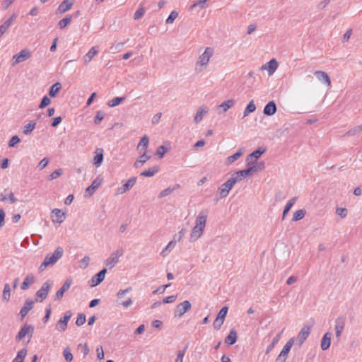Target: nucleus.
<instances>
[{
	"label": "nucleus",
	"instance_id": "16",
	"mask_svg": "<svg viewBox=\"0 0 362 362\" xmlns=\"http://www.w3.org/2000/svg\"><path fill=\"white\" fill-rule=\"evenodd\" d=\"M136 182V177H132L121 187L117 188V194H122L131 189Z\"/></svg>",
	"mask_w": 362,
	"mask_h": 362
},
{
	"label": "nucleus",
	"instance_id": "47",
	"mask_svg": "<svg viewBox=\"0 0 362 362\" xmlns=\"http://www.w3.org/2000/svg\"><path fill=\"white\" fill-rule=\"evenodd\" d=\"M306 214V211L303 209L297 210L295 211L293 216V221H298L301 220L304 218L305 215Z\"/></svg>",
	"mask_w": 362,
	"mask_h": 362
},
{
	"label": "nucleus",
	"instance_id": "5",
	"mask_svg": "<svg viewBox=\"0 0 362 362\" xmlns=\"http://www.w3.org/2000/svg\"><path fill=\"white\" fill-rule=\"evenodd\" d=\"M238 182V177H230L226 182L222 184L219 187V194L221 198H224L228 196L229 192L233 188L234 185Z\"/></svg>",
	"mask_w": 362,
	"mask_h": 362
},
{
	"label": "nucleus",
	"instance_id": "32",
	"mask_svg": "<svg viewBox=\"0 0 362 362\" xmlns=\"http://www.w3.org/2000/svg\"><path fill=\"white\" fill-rule=\"evenodd\" d=\"M237 338V332L234 329H231L229 334L225 339V343L228 345H233L236 342Z\"/></svg>",
	"mask_w": 362,
	"mask_h": 362
},
{
	"label": "nucleus",
	"instance_id": "55",
	"mask_svg": "<svg viewBox=\"0 0 362 362\" xmlns=\"http://www.w3.org/2000/svg\"><path fill=\"white\" fill-rule=\"evenodd\" d=\"M167 152L168 149L164 146H158L156 150V154L160 158H162Z\"/></svg>",
	"mask_w": 362,
	"mask_h": 362
},
{
	"label": "nucleus",
	"instance_id": "29",
	"mask_svg": "<svg viewBox=\"0 0 362 362\" xmlns=\"http://www.w3.org/2000/svg\"><path fill=\"white\" fill-rule=\"evenodd\" d=\"M95 153H96V155L94 156V158H93V164L96 167H99L101 165V164L103 161V158H104L103 151L101 148H98L96 150Z\"/></svg>",
	"mask_w": 362,
	"mask_h": 362
},
{
	"label": "nucleus",
	"instance_id": "25",
	"mask_svg": "<svg viewBox=\"0 0 362 362\" xmlns=\"http://www.w3.org/2000/svg\"><path fill=\"white\" fill-rule=\"evenodd\" d=\"M17 16L13 13L8 19H7L1 25H0V38L7 31L11 25L13 21L16 18Z\"/></svg>",
	"mask_w": 362,
	"mask_h": 362
},
{
	"label": "nucleus",
	"instance_id": "11",
	"mask_svg": "<svg viewBox=\"0 0 362 362\" xmlns=\"http://www.w3.org/2000/svg\"><path fill=\"white\" fill-rule=\"evenodd\" d=\"M103 182V178L100 177H97L92 182V184L88 187L85 192L86 197H90L96 189L100 186Z\"/></svg>",
	"mask_w": 362,
	"mask_h": 362
},
{
	"label": "nucleus",
	"instance_id": "45",
	"mask_svg": "<svg viewBox=\"0 0 362 362\" xmlns=\"http://www.w3.org/2000/svg\"><path fill=\"white\" fill-rule=\"evenodd\" d=\"M256 110V106L254 104V101L251 100L245 107L243 112V117L247 116L250 113L255 112Z\"/></svg>",
	"mask_w": 362,
	"mask_h": 362
},
{
	"label": "nucleus",
	"instance_id": "52",
	"mask_svg": "<svg viewBox=\"0 0 362 362\" xmlns=\"http://www.w3.org/2000/svg\"><path fill=\"white\" fill-rule=\"evenodd\" d=\"M176 245V240H173L168 243L167 246L162 250L160 255L163 256H165L168 253V251L170 250V248L173 247Z\"/></svg>",
	"mask_w": 362,
	"mask_h": 362
},
{
	"label": "nucleus",
	"instance_id": "58",
	"mask_svg": "<svg viewBox=\"0 0 362 362\" xmlns=\"http://www.w3.org/2000/svg\"><path fill=\"white\" fill-rule=\"evenodd\" d=\"M224 322V320L222 319H220L216 317V320H214L213 323L214 328L216 330H218L221 329V326L223 325Z\"/></svg>",
	"mask_w": 362,
	"mask_h": 362
},
{
	"label": "nucleus",
	"instance_id": "31",
	"mask_svg": "<svg viewBox=\"0 0 362 362\" xmlns=\"http://www.w3.org/2000/svg\"><path fill=\"white\" fill-rule=\"evenodd\" d=\"M73 6V3L70 2L69 0H64L58 7V11L60 13H64L67 11L70 10Z\"/></svg>",
	"mask_w": 362,
	"mask_h": 362
},
{
	"label": "nucleus",
	"instance_id": "12",
	"mask_svg": "<svg viewBox=\"0 0 362 362\" xmlns=\"http://www.w3.org/2000/svg\"><path fill=\"white\" fill-rule=\"evenodd\" d=\"M334 330L336 338L339 341L341 337V334L345 327V317L343 316H339L334 322Z\"/></svg>",
	"mask_w": 362,
	"mask_h": 362
},
{
	"label": "nucleus",
	"instance_id": "50",
	"mask_svg": "<svg viewBox=\"0 0 362 362\" xmlns=\"http://www.w3.org/2000/svg\"><path fill=\"white\" fill-rule=\"evenodd\" d=\"M105 113L102 110H98L96 112V115L94 118V122L96 124H98L105 117Z\"/></svg>",
	"mask_w": 362,
	"mask_h": 362
},
{
	"label": "nucleus",
	"instance_id": "18",
	"mask_svg": "<svg viewBox=\"0 0 362 362\" xmlns=\"http://www.w3.org/2000/svg\"><path fill=\"white\" fill-rule=\"evenodd\" d=\"M72 284V280L71 279H68L66 280L64 284L62 285V286L57 291V292L55 294L54 300H60L63 296L64 293L69 289L71 287V285Z\"/></svg>",
	"mask_w": 362,
	"mask_h": 362
},
{
	"label": "nucleus",
	"instance_id": "37",
	"mask_svg": "<svg viewBox=\"0 0 362 362\" xmlns=\"http://www.w3.org/2000/svg\"><path fill=\"white\" fill-rule=\"evenodd\" d=\"M297 200V197H293L288 202L286 203L284 210L283 211L282 214V219L285 218L286 215L288 213L291 208L293 206V204L296 203Z\"/></svg>",
	"mask_w": 362,
	"mask_h": 362
},
{
	"label": "nucleus",
	"instance_id": "14",
	"mask_svg": "<svg viewBox=\"0 0 362 362\" xmlns=\"http://www.w3.org/2000/svg\"><path fill=\"white\" fill-rule=\"evenodd\" d=\"M235 100L234 99H228L216 107V112L218 115H222L226 112L230 108L234 106Z\"/></svg>",
	"mask_w": 362,
	"mask_h": 362
},
{
	"label": "nucleus",
	"instance_id": "30",
	"mask_svg": "<svg viewBox=\"0 0 362 362\" xmlns=\"http://www.w3.org/2000/svg\"><path fill=\"white\" fill-rule=\"evenodd\" d=\"M148 144H149L148 137L146 135L144 136L141 139V140L137 146V150L139 151L140 152H142V151L146 152V150L148 146Z\"/></svg>",
	"mask_w": 362,
	"mask_h": 362
},
{
	"label": "nucleus",
	"instance_id": "39",
	"mask_svg": "<svg viewBox=\"0 0 362 362\" xmlns=\"http://www.w3.org/2000/svg\"><path fill=\"white\" fill-rule=\"evenodd\" d=\"M180 187L179 185H175L173 187H169L166 188L165 189L161 191L158 194V198H163L165 197L169 194H170L175 189Z\"/></svg>",
	"mask_w": 362,
	"mask_h": 362
},
{
	"label": "nucleus",
	"instance_id": "62",
	"mask_svg": "<svg viewBox=\"0 0 362 362\" xmlns=\"http://www.w3.org/2000/svg\"><path fill=\"white\" fill-rule=\"evenodd\" d=\"M64 356L67 362H71L73 360V355L69 349L64 350Z\"/></svg>",
	"mask_w": 362,
	"mask_h": 362
},
{
	"label": "nucleus",
	"instance_id": "23",
	"mask_svg": "<svg viewBox=\"0 0 362 362\" xmlns=\"http://www.w3.org/2000/svg\"><path fill=\"white\" fill-rule=\"evenodd\" d=\"M34 305V301L31 299H27L25 301V303L22 308L20 310V315L21 317V319H23L28 312L33 308Z\"/></svg>",
	"mask_w": 362,
	"mask_h": 362
},
{
	"label": "nucleus",
	"instance_id": "43",
	"mask_svg": "<svg viewBox=\"0 0 362 362\" xmlns=\"http://www.w3.org/2000/svg\"><path fill=\"white\" fill-rule=\"evenodd\" d=\"M126 99L125 97H115L112 98V100L108 101V106L109 107H115L119 105L122 102L124 101Z\"/></svg>",
	"mask_w": 362,
	"mask_h": 362
},
{
	"label": "nucleus",
	"instance_id": "9",
	"mask_svg": "<svg viewBox=\"0 0 362 362\" xmlns=\"http://www.w3.org/2000/svg\"><path fill=\"white\" fill-rule=\"evenodd\" d=\"M52 285V283L49 281H47L43 284L42 287L36 293L37 301L42 302L47 298Z\"/></svg>",
	"mask_w": 362,
	"mask_h": 362
},
{
	"label": "nucleus",
	"instance_id": "59",
	"mask_svg": "<svg viewBox=\"0 0 362 362\" xmlns=\"http://www.w3.org/2000/svg\"><path fill=\"white\" fill-rule=\"evenodd\" d=\"M361 131H362V126H357V127H355L354 128L350 129L346 133V134L349 136H353V135H355V134L361 132Z\"/></svg>",
	"mask_w": 362,
	"mask_h": 362
},
{
	"label": "nucleus",
	"instance_id": "49",
	"mask_svg": "<svg viewBox=\"0 0 362 362\" xmlns=\"http://www.w3.org/2000/svg\"><path fill=\"white\" fill-rule=\"evenodd\" d=\"M71 21V16H66L64 18L62 19L61 21H59L58 25H59V27L61 28V29H63L67 25H69Z\"/></svg>",
	"mask_w": 362,
	"mask_h": 362
},
{
	"label": "nucleus",
	"instance_id": "3",
	"mask_svg": "<svg viewBox=\"0 0 362 362\" xmlns=\"http://www.w3.org/2000/svg\"><path fill=\"white\" fill-rule=\"evenodd\" d=\"M124 250L122 248H118L115 251L110 254L105 261V264L110 269L113 268L119 261V258L123 256Z\"/></svg>",
	"mask_w": 362,
	"mask_h": 362
},
{
	"label": "nucleus",
	"instance_id": "21",
	"mask_svg": "<svg viewBox=\"0 0 362 362\" xmlns=\"http://www.w3.org/2000/svg\"><path fill=\"white\" fill-rule=\"evenodd\" d=\"M52 218L54 223H61L66 218V214L59 209H54L52 211Z\"/></svg>",
	"mask_w": 362,
	"mask_h": 362
},
{
	"label": "nucleus",
	"instance_id": "38",
	"mask_svg": "<svg viewBox=\"0 0 362 362\" xmlns=\"http://www.w3.org/2000/svg\"><path fill=\"white\" fill-rule=\"evenodd\" d=\"M61 88H62L61 83L59 82L55 83L54 84H53L51 86L49 91V95L51 97L54 98L57 95L59 91L61 90Z\"/></svg>",
	"mask_w": 362,
	"mask_h": 362
},
{
	"label": "nucleus",
	"instance_id": "61",
	"mask_svg": "<svg viewBox=\"0 0 362 362\" xmlns=\"http://www.w3.org/2000/svg\"><path fill=\"white\" fill-rule=\"evenodd\" d=\"M51 100L47 96H44L41 100V103L39 105V108L42 109L47 106L50 103Z\"/></svg>",
	"mask_w": 362,
	"mask_h": 362
},
{
	"label": "nucleus",
	"instance_id": "1",
	"mask_svg": "<svg viewBox=\"0 0 362 362\" xmlns=\"http://www.w3.org/2000/svg\"><path fill=\"white\" fill-rule=\"evenodd\" d=\"M208 214L209 212L206 209L202 210L198 214L195 219V226L192 228L190 233V242L197 240L202 235L206 227Z\"/></svg>",
	"mask_w": 362,
	"mask_h": 362
},
{
	"label": "nucleus",
	"instance_id": "7",
	"mask_svg": "<svg viewBox=\"0 0 362 362\" xmlns=\"http://www.w3.org/2000/svg\"><path fill=\"white\" fill-rule=\"evenodd\" d=\"M213 54L214 49L211 47H206L204 52L199 57L196 65L206 66L208 64Z\"/></svg>",
	"mask_w": 362,
	"mask_h": 362
},
{
	"label": "nucleus",
	"instance_id": "40",
	"mask_svg": "<svg viewBox=\"0 0 362 362\" xmlns=\"http://www.w3.org/2000/svg\"><path fill=\"white\" fill-rule=\"evenodd\" d=\"M34 282V277L32 275H28L21 284V289L26 290L30 285Z\"/></svg>",
	"mask_w": 362,
	"mask_h": 362
},
{
	"label": "nucleus",
	"instance_id": "44",
	"mask_svg": "<svg viewBox=\"0 0 362 362\" xmlns=\"http://www.w3.org/2000/svg\"><path fill=\"white\" fill-rule=\"evenodd\" d=\"M208 0H198L195 1L191 6L190 10L193 11L194 9L201 10L204 8L205 4Z\"/></svg>",
	"mask_w": 362,
	"mask_h": 362
},
{
	"label": "nucleus",
	"instance_id": "26",
	"mask_svg": "<svg viewBox=\"0 0 362 362\" xmlns=\"http://www.w3.org/2000/svg\"><path fill=\"white\" fill-rule=\"evenodd\" d=\"M276 112V105L275 103L272 100L269 102L265 107H264L263 112L265 115L272 116L274 115Z\"/></svg>",
	"mask_w": 362,
	"mask_h": 362
},
{
	"label": "nucleus",
	"instance_id": "20",
	"mask_svg": "<svg viewBox=\"0 0 362 362\" xmlns=\"http://www.w3.org/2000/svg\"><path fill=\"white\" fill-rule=\"evenodd\" d=\"M107 272L106 269H103L101 271H100L98 273H97L95 275H94L90 280L91 286H96L98 284H100L105 279V274Z\"/></svg>",
	"mask_w": 362,
	"mask_h": 362
},
{
	"label": "nucleus",
	"instance_id": "35",
	"mask_svg": "<svg viewBox=\"0 0 362 362\" xmlns=\"http://www.w3.org/2000/svg\"><path fill=\"white\" fill-rule=\"evenodd\" d=\"M243 149H239L235 153L227 158L226 163L227 165L233 163V162L237 160L243 155Z\"/></svg>",
	"mask_w": 362,
	"mask_h": 362
},
{
	"label": "nucleus",
	"instance_id": "34",
	"mask_svg": "<svg viewBox=\"0 0 362 362\" xmlns=\"http://www.w3.org/2000/svg\"><path fill=\"white\" fill-rule=\"evenodd\" d=\"M158 170L159 168L158 166H153L141 173L140 175L148 177H153L156 173L158 172Z\"/></svg>",
	"mask_w": 362,
	"mask_h": 362
},
{
	"label": "nucleus",
	"instance_id": "51",
	"mask_svg": "<svg viewBox=\"0 0 362 362\" xmlns=\"http://www.w3.org/2000/svg\"><path fill=\"white\" fill-rule=\"evenodd\" d=\"M186 349H187V346L185 349H183L182 350H179L177 351V357L175 360V362H183V358L185 354Z\"/></svg>",
	"mask_w": 362,
	"mask_h": 362
},
{
	"label": "nucleus",
	"instance_id": "13",
	"mask_svg": "<svg viewBox=\"0 0 362 362\" xmlns=\"http://www.w3.org/2000/svg\"><path fill=\"white\" fill-rule=\"evenodd\" d=\"M310 330L311 327L308 325H304L300 329L296 338V342L299 346H300L308 337L310 334Z\"/></svg>",
	"mask_w": 362,
	"mask_h": 362
},
{
	"label": "nucleus",
	"instance_id": "22",
	"mask_svg": "<svg viewBox=\"0 0 362 362\" xmlns=\"http://www.w3.org/2000/svg\"><path fill=\"white\" fill-rule=\"evenodd\" d=\"M208 112L209 107L206 105H202L200 106L194 117V122L196 124L199 123L202 120L203 117L208 113Z\"/></svg>",
	"mask_w": 362,
	"mask_h": 362
},
{
	"label": "nucleus",
	"instance_id": "54",
	"mask_svg": "<svg viewBox=\"0 0 362 362\" xmlns=\"http://www.w3.org/2000/svg\"><path fill=\"white\" fill-rule=\"evenodd\" d=\"M63 173V170L61 168H59L54 171H53L50 175H49V180H53L54 179H57L58 177L61 176L62 174Z\"/></svg>",
	"mask_w": 362,
	"mask_h": 362
},
{
	"label": "nucleus",
	"instance_id": "28",
	"mask_svg": "<svg viewBox=\"0 0 362 362\" xmlns=\"http://www.w3.org/2000/svg\"><path fill=\"white\" fill-rule=\"evenodd\" d=\"M151 158V156L144 152L135 161L134 165L136 168H141L147 160Z\"/></svg>",
	"mask_w": 362,
	"mask_h": 362
},
{
	"label": "nucleus",
	"instance_id": "63",
	"mask_svg": "<svg viewBox=\"0 0 362 362\" xmlns=\"http://www.w3.org/2000/svg\"><path fill=\"white\" fill-rule=\"evenodd\" d=\"M119 305H122L124 308H129L133 304V301L130 298H127L125 300H120L118 302Z\"/></svg>",
	"mask_w": 362,
	"mask_h": 362
},
{
	"label": "nucleus",
	"instance_id": "19",
	"mask_svg": "<svg viewBox=\"0 0 362 362\" xmlns=\"http://www.w3.org/2000/svg\"><path fill=\"white\" fill-rule=\"evenodd\" d=\"M314 75L322 83L327 85V86H331V80L328 74L322 71H316L314 72Z\"/></svg>",
	"mask_w": 362,
	"mask_h": 362
},
{
	"label": "nucleus",
	"instance_id": "57",
	"mask_svg": "<svg viewBox=\"0 0 362 362\" xmlns=\"http://www.w3.org/2000/svg\"><path fill=\"white\" fill-rule=\"evenodd\" d=\"M145 13V9L143 7L139 8L136 10L134 15V19L138 20L141 18Z\"/></svg>",
	"mask_w": 362,
	"mask_h": 362
},
{
	"label": "nucleus",
	"instance_id": "60",
	"mask_svg": "<svg viewBox=\"0 0 362 362\" xmlns=\"http://www.w3.org/2000/svg\"><path fill=\"white\" fill-rule=\"evenodd\" d=\"M336 214L341 218H345L347 216L348 211L346 208H337L336 209Z\"/></svg>",
	"mask_w": 362,
	"mask_h": 362
},
{
	"label": "nucleus",
	"instance_id": "27",
	"mask_svg": "<svg viewBox=\"0 0 362 362\" xmlns=\"http://www.w3.org/2000/svg\"><path fill=\"white\" fill-rule=\"evenodd\" d=\"M98 48L97 47H93L88 52V53L83 57V63L87 65L92 59L98 53Z\"/></svg>",
	"mask_w": 362,
	"mask_h": 362
},
{
	"label": "nucleus",
	"instance_id": "4",
	"mask_svg": "<svg viewBox=\"0 0 362 362\" xmlns=\"http://www.w3.org/2000/svg\"><path fill=\"white\" fill-rule=\"evenodd\" d=\"M33 332L34 327L33 325L25 324L21 328L20 331L16 337V341H19L27 337L28 342H29L33 337Z\"/></svg>",
	"mask_w": 362,
	"mask_h": 362
},
{
	"label": "nucleus",
	"instance_id": "56",
	"mask_svg": "<svg viewBox=\"0 0 362 362\" xmlns=\"http://www.w3.org/2000/svg\"><path fill=\"white\" fill-rule=\"evenodd\" d=\"M86 315L83 313H79L78 315V317L76 321V324L77 326H81L86 322Z\"/></svg>",
	"mask_w": 362,
	"mask_h": 362
},
{
	"label": "nucleus",
	"instance_id": "41",
	"mask_svg": "<svg viewBox=\"0 0 362 362\" xmlns=\"http://www.w3.org/2000/svg\"><path fill=\"white\" fill-rule=\"evenodd\" d=\"M294 341H295V339L294 338H291L287 342L286 344L284 345V346L283 347V349L281 350V353L286 355L288 356V354L292 347V346L294 344Z\"/></svg>",
	"mask_w": 362,
	"mask_h": 362
},
{
	"label": "nucleus",
	"instance_id": "10",
	"mask_svg": "<svg viewBox=\"0 0 362 362\" xmlns=\"http://www.w3.org/2000/svg\"><path fill=\"white\" fill-rule=\"evenodd\" d=\"M72 313L71 311H66L64 317H61L56 325L55 329L60 332H64L67 328L69 321L71 317Z\"/></svg>",
	"mask_w": 362,
	"mask_h": 362
},
{
	"label": "nucleus",
	"instance_id": "64",
	"mask_svg": "<svg viewBox=\"0 0 362 362\" xmlns=\"http://www.w3.org/2000/svg\"><path fill=\"white\" fill-rule=\"evenodd\" d=\"M20 138L18 136H13L8 141L9 147H14L15 145L20 142Z\"/></svg>",
	"mask_w": 362,
	"mask_h": 362
},
{
	"label": "nucleus",
	"instance_id": "8",
	"mask_svg": "<svg viewBox=\"0 0 362 362\" xmlns=\"http://www.w3.org/2000/svg\"><path fill=\"white\" fill-rule=\"evenodd\" d=\"M31 57V52L27 49H22L19 53L12 57V66L23 62Z\"/></svg>",
	"mask_w": 362,
	"mask_h": 362
},
{
	"label": "nucleus",
	"instance_id": "33",
	"mask_svg": "<svg viewBox=\"0 0 362 362\" xmlns=\"http://www.w3.org/2000/svg\"><path fill=\"white\" fill-rule=\"evenodd\" d=\"M266 151V149L264 148L259 147L256 151H253L252 153H250L247 159L246 162L248 163V161H251L250 159L255 158L256 159L259 158L264 152Z\"/></svg>",
	"mask_w": 362,
	"mask_h": 362
},
{
	"label": "nucleus",
	"instance_id": "46",
	"mask_svg": "<svg viewBox=\"0 0 362 362\" xmlns=\"http://www.w3.org/2000/svg\"><path fill=\"white\" fill-rule=\"evenodd\" d=\"M281 337V334H278L274 339H272V343L267 347L266 354H268L274 348L276 344L279 342Z\"/></svg>",
	"mask_w": 362,
	"mask_h": 362
},
{
	"label": "nucleus",
	"instance_id": "15",
	"mask_svg": "<svg viewBox=\"0 0 362 362\" xmlns=\"http://www.w3.org/2000/svg\"><path fill=\"white\" fill-rule=\"evenodd\" d=\"M192 308L191 303L189 300H185L178 304L175 309V316L182 317L186 312L189 311Z\"/></svg>",
	"mask_w": 362,
	"mask_h": 362
},
{
	"label": "nucleus",
	"instance_id": "2",
	"mask_svg": "<svg viewBox=\"0 0 362 362\" xmlns=\"http://www.w3.org/2000/svg\"><path fill=\"white\" fill-rule=\"evenodd\" d=\"M63 254L64 250L62 247H57L52 254H48L39 267L40 272H43L47 267L56 264Z\"/></svg>",
	"mask_w": 362,
	"mask_h": 362
},
{
	"label": "nucleus",
	"instance_id": "36",
	"mask_svg": "<svg viewBox=\"0 0 362 362\" xmlns=\"http://www.w3.org/2000/svg\"><path fill=\"white\" fill-rule=\"evenodd\" d=\"M27 355V349H22L18 351L16 356L14 358L12 362H23Z\"/></svg>",
	"mask_w": 362,
	"mask_h": 362
},
{
	"label": "nucleus",
	"instance_id": "42",
	"mask_svg": "<svg viewBox=\"0 0 362 362\" xmlns=\"http://www.w3.org/2000/svg\"><path fill=\"white\" fill-rule=\"evenodd\" d=\"M36 127V122L31 121L27 125L24 126L23 132L25 135L30 134L35 128Z\"/></svg>",
	"mask_w": 362,
	"mask_h": 362
},
{
	"label": "nucleus",
	"instance_id": "48",
	"mask_svg": "<svg viewBox=\"0 0 362 362\" xmlns=\"http://www.w3.org/2000/svg\"><path fill=\"white\" fill-rule=\"evenodd\" d=\"M11 288L8 284H6L3 291L2 298L4 300L8 301L11 296Z\"/></svg>",
	"mask_w": 362,
	"mask_h": 362
},
{
	"label": "nucleus",
	"instance_id": "24",
	"mask_svg": "<svg viewBox=\"0 0 362 362\" xmlns=\"http://www.w3.org/2000/svg\"><path fill=\"white\" fill-rule=\"evenodd\" d=\"M332 334L331 332H326L322 339L320 343V347L322 351L327 350L331 344V339H332Z\"/></svg>",
	"mask_w": 362,
	"mask_h": 362
},
{
	"label": "nucleus",
	"instance_id": "53",
	"mask_svg": "<svg viewBox=\"0 0 362 362\" xmlns=\"http://www.w3.org/2000/svg\"><path fill=\"white\" fill-rule=\"evenodd\" d=\"M178 16V13L176 12L175 11H172L169 16L168 17V18L166 19V23L167 24H170V23H173V21L177 18Z\"/></svg>",
	"mask_w": 362,
	"mask_h": 362
},
{
	"label": "nucleus",
	"instance_id": "6",
	"mask_svg": "<svg viewBox=\"0 0 362 362\" xmlns=\"http://www.w3.org/2000/svg\"><path fill=\"white\" fill-rule=\"evenodd\" d=\"M247 165V168L246 169L235 172L233 177H238V181H240L247 175L257 171V166L253 163H251V161H248Z\"/></svg>",
	"mask_w": 362,
	"mask_h": 362
},
{
	"label": "nucleus",
	"instance_id": "17",
	"mask_svg": "<svg viewBox=\"0 0 362 362\" xmlns=\"http://www.w3.org/2000/svg\"><path fill=\"white\" fill-rule=\"evenodd\" d=\"M279 64L275 59H271L262 66V70H267L269 76H272L277 69Z\"/></svg>",
	"mask_w": 362,
	"mask_h": 362
}]
</instances>
